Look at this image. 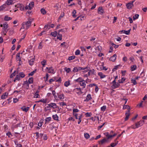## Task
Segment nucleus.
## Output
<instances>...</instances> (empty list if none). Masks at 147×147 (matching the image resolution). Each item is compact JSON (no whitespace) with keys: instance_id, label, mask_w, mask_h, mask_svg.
I'll use <instances>...</instances> for the list:
<instances>
[{"instance_id":"f257e3e1","label":"nucleus","mask_w":147,"mask_h":147,"mask_svg":"<svg viewBox=\"0 0 147 147\" xmlns=\"http://www.w3.org/2000/svg\"><path fill=\"white\" fill-rule=\"evenodd\" d=\"M126 6L127 8L128 9H132L134 5L133 3V2H130L126 4Z\"/></svg>"},{"instance_id":"f03ea898","label":"nucleus","mask_w":147,"mask_h":147,"mask_svg":"<svg viewBox=\"0 0 147 147\" xmlns=\"http://www.w3.org/2000/svg\"><path fill=\"white\" fill-rule=\"evenodd\" d=\"M33 20V19H32V20L31 19L29 20L28 21L24 22L26 26V29H28L29 27L30 26L31 23Z\"/></svg>"},{"instance_id":"7ed1b4c3","label":"nucleus","mask_w":147,"mask_h":147,"mask_svg":"<svg viewBox=\"0 0 147 147\" xmlns=\"http://www.w3.org/2000/svg\"><path fill=\"white\" fill-rule=\"evenodd\" d=\"M8 27V25L6 22L3 24V27L2 29L6 33H7L8 30V29H7Z\"/></svg>"},{"instance_id":"20e7f679","label":"nucleus","mask_w":147,"mask_h":147,"mask_svg":"<svg viewBox=\"0 0 147 147\" xmlns=\"http://www.w3.org/2000/svg\"><path fill=\"white\" fill-rule=\"evenodd\" d=\"M108 142V139L106 138H104L102 140L98 141L99 144L100 145H102L106 142Z\"/></svg>"},{"instance_id":"39448f33","label":"nucleus","mask_w":147,"mask_h":147,"mask_svg":"<svg viewBox=\"0 0 147 147\" xmlns=\"http://www.w3.org/2000/svg\"><path fill=\"white\" fill-rule=\"evenodd\" d=\"M49 107L50 108H53V109H55L57 108V106L56 104L54 103H51L48 105Z\"/></svg>"},{"instance_id":"423d86ee","label":"nucleus","mask_w":147,"mask_h":147,"mask_svg":"<svg viewBox=\"0 0 147 147\" xmlns=\"http://www.w3.org/2000/svg\"><path fill=\"white\" fill-rule=\"evenodd\" d=\"M116 56H117V55L116 54L114 55L113 56L109 58L110 61H112L113 62L115 61L116 59Z\"/></svg>"},{"instance_id":"0eeeda50","label":"nucleus","mask_w":147,"mask_h":147,"mask_svg":"<svg viewBox=\"0 0 147 147\" xmlns=\"http://www.w3.org/2000/svg\"><path fill=\"white\" fill-rule=\"evenodd\" d=\"M92 98L91 95L90 94H89L87 95L86 99L84 100V101L87 102L90 100Z\"/></svg>"},{"instance_id":"6e6552de","label":"nucleus","mask_w":147,"mask_h":147,"mask_svg":"<svg viewBox=\"0 0 147 147\" xmlns=\"http://www.w3.org/2000/svg\"><path fill=\"white\" fill-rule=\"evenodd\" d=\"M34 2L33 1H32L31 2L29 5L28 7L29 8V9L30 10H31L32 9L33 7L34 6Z\"/></svg>"},{"instance_id":"1a4fd4ad","label":"nucleus","mask_w":147,"mask_h":147,"mask_svg":"<svg viewBox=\"0 0 147 147\" xmlns=\"http://www.w3.org/2000/svg\"><path fill=\"white\" fill-rule=\"evenodd\" d=\"M119 86L120 84H119L118 83L116 82V84H113L111 87L115 89L119 87Z\"/></svg>"},{"instance_id":"9d476101","label":"nucleus","mask_w":147,"mask_h":147,"mask_svg":"<svg viewBox=\"0 0 147 147\" xmlns=\"http://www.w3.org/2000/svg\"><path fill=\"white\" fill-rule=\"evenodd\" d=\"M123 109H127L128 110L127 111V112L128 113L130 112V107L128 105H124L123 107Z\"/></svg>"},{"instance_id":"9b49d317","label":"nucleus","mask_w":147,"mask_h":147,"mask_svg":"<svg viewBox=\"0 0 147 147\" xmlns=\"http://www.w3.org/2000/svg\"><path fill=\"white\" fill-rule=\"evenodd\" d=\"M104 134L107 137V138H106V139H108V140L110 138H112V135H109V134L108 132H107V133H104Z\"/></svg>"},{"instance_id":"f8f14e48","label":"nucleus","mask_w":147,"mask_h":147,"mask_svg":"<svg viewBox=\"0 0 147 147\" xmlns=\"http://www.w3.org/2000/svg\"><path fill=\"white\" fill-rule=\"evenodd\" d=\"M8 93L5 92L1 96V98L2 99H5L6 97H7Z\"/></svg>"},{"instance_id":"ddd939ff","label":"nucleus","mask_w":147,"mask_h":147,"mask_svg":"<svg viewBox=\"0 0 147 147\" xmlns=\"http://www.w3.org/2000/svg\"><path fill=\"white\" fill-rule=\"evenodd\" d=\"M16 60L17 61H20L21 58L20 57V53H18L16 55Z\"/></svg>"},{"instance_id":"4468645a","label":"nucleus","mask_w":147,"mask_h":147,"mask_svg":"<svg viewBox=\"0 0 147 147\" xmlns=\"http://www.w3.org/2000/svg\"><path fill=\"white\" fill-rule=\"evenodd\" d=\"M125 115H126V117L125 118V121H126L128 119L130 114L129 113H128L127 112L125 113Z\"/></svg>"},{"instance_id":"2eb2a0df","label":"nucleus","mask_w":147,"mask_h":147,"mask_svg":"<svg viewBox=\"0 0 147 147\" xmlns=\"http://www.w3.org/2000/svg\"><path fill=\"white\" fill-rule=\"evenodd\" d=\"M58 97L60 99H63L64 98V94H58Z\"/></svg>"},{"instance_id":"dca6fc26","label":"nucleus","mask_w":147,"mask_h":147,"mask_svg":"<svg viewBox=\"0 0 147 147\" xmlns=\"http://www.w3.org/2000/svg\"><path fill=\"white\" fill-rule=\"evenodd\" d=\"M74 90H77L78 91L77 93L79 94H81L82 93V92L81 91V89L80 88H77L74 89Z\"/></svg>"},{"instance_id":"f3484780","label":"nucleus","mask_w":147,"mask_h":147,"mask_svg":"<svg viewBox=\"0 0 147 147\" xmlns=\"http://www.w3.org/2000/svg\"><path fill=\"white\" fill-rule=\"evenodd\" d=\"M29 108V107H28L26 108L25 106H23L21 107V109L22 111H25L26 112H27L28 111Z\"/></svg>"},{"instance_id":"a211bd4d","label":"nucleus","mask_w":147,"mask_h":147,"mask_svg":"<svg viewBox=\"0 0 147 147\" xmlns=\"http://www.w3.org/2000/svg\"><path fill=\"white\" fill-rule=\"evenodd\" d=\"M39 92V91L38 90H37L36 91V92L34 94V98H39V97L40 96V95L38 94Z\"/></svg>"},{"instance_id":"6ab92c4d","label":"nucleus","mask_w":147,"mask_h":147,"mask_svg":"<svg viewBox=\"0 0 147 147\" xmlns=\"http://www.w3.org/2000/svg\"><path fill=\"white\" fill-rule=\"evenodd\" d=\"M143 103H147V101H142L139 104H138L137 105V106H139V107H142V105L143 104Z\"/></svg>"},{"instance_id":"aec40b11","label":"nucleus","mask_w":147,"mask_h":147,"mask_svg":"<svg viewBox=\"0 0 147 147\" xmlns=\"http://www.w3.org/2000/svg\"><path fill=\"white\" fill-rule=\"evenodd\" d=\"M94 69H90L89 71L88 72V75L89 76L90 74H94Z\"/></svg>"},{"instance_id":"412c9836","label":"nucleus","mask_w":147,"mask_h":147,"mask_svg":"<svg viewBox=\"0 0 147 147\" xmlns=\"http://www.w3.org/2000/svg\"><path fill=\"white\" fill-rule=\"evenodd\" d=\"M75 81L78 82H85V80L82 79L80 77H79L78 79L76 80Z\"/></svg>"},{"instance_id":"4be33fe9","label":"nucleus","mask_w":147,"mask_h":147,"mask_svg":"<svg viewBox=\"0 0 147 147\" xmlns=\"http://www.w3.org/2000/svg\"><path fill=\"white\" fill-rule=\"evenodd\" d=\"M4 20L5 21H8L12 19L11 17H9L7 16H6L4 18Z\"/></svg>"},{"instance_id":"5701e85b","label":"nucleus","mask_w":147,"mask_h":147,"mask_svg":"<svg viewBox=\"0 0 147 147\" xmlns=\"http://www.w3.org/2000/svg\"><path fill=\"white\" fill-rule=\"evenodd\" d=\"M40 12L43 15L47 13L46 11L44 8H42L40 9Z\"/></svg>"},{"instance_id":"b1692460","label":"nucleus","mask_w":147,"mask_h":147,"mask_svg":"<svg viewBox=\"0 0 147 147\" xmlns=\"http://www.w3.org/2000/svg\"><path fill=\"white\" fill-rule=\"evenodd\" d=\"M98 74L99 76H100L101 78H104L105 77V75H103L102 72H99L98 73Z\"/></svg>"},{"instance_id":"393cba45","label":"nucleus","mask_w":147,"mask_h":147,"mask_svg":"<svg viewBox=\"0 0 147 147\" xmlns=\"http://www.w3.org/2000/svg\"><path fill=\"white\" fill-rule=\"evenodd\" d=\"M62 34L58 33L57 34V38L60 40H62Z\"/></svg>"},{"instance_id":"a878e982","label":"nucleus","mask_w":147,"mask_h":147,"mask_svg":"<svg viewBox=\"0 0 147 147\" xmlns=\"http://www.w3.org/2000/svg\"><path fill=\"white\" fill-rule=\"evenodd\" d=\"M12 1L11 0H7L6 2V3L8 5H9L12 4Z\"/></svg>"},{"instance_id":"bb28decb","label":"nucleus","mask_w":147,"mask_h":147,"mask_svg":"<svg viewBox=\"0 0 147 147\" xmlns=\"http://www.w3.org/2000/svg\"><path fill=\"white\" fill-rule=\"evenodd\" d=\"M76 11L75 9L73 10L72 12V16L74 18L76 17L77 16L76 15Z\"/></svg>"},{"instance_id":"cd10ccee","label":"nucleus","mask_w":147,"mask_h":147,"mask_svg":"<svg viewBox=\"0 0 147 147\" xmlns=\"http://www.w3.org/2000/svg\"><path fill=\"white\" fill-rule=\"evenodd\" d=\"M52 67H50L48 70V72L49 73H53L54 72L53 69H52Z\"/></svg>"},{"instance_id":"c85d7f7f","label":"nucleus","mask_w":147,"mask_h":147,"mask_svg":"<svg viewBox=\"0 0 147 147\" xmlns=\"http://www.w3.org/2000/svg\"><path fill=\"white\" fill-rule=\"evenodd\" d=\"M51 35L53 37H56L57 35V32L56 31H55L54 32H52Z\"/></svg>"},{"instance_id":"c756f323","label":"nucleus","mask_w":147,"mask_h":147,"mask_svg":"<svg viewBox=\"0 0 147 147\" xmlns=\"http://www.w3.org/2000/svg\"><path fill=\"white\" fill-rule=\"evenodd\" d=\"M136 65H133L131 66V71H133L135 70L136 69Z\"/></svg>"},{"instance_id":"7c9ffc66","label":"nucleus","mask_w":147,"mask_h":147,"mask_svg":"<svg viewBox=\"0 0 147 147\" xmlns=\"http://www.w3.org/2000/svg\"><path fill=\"white\" fill-rule=\"evenodd\" d=\"M64 69L66 71L67 73H69L71 71V69L69 68H67V67H65Z\"/></svg>"},{"instance_id":"2f4dec72","label":"nucleus","mask_w":147,"mask_h":147,"mask_svg":"<svg viewBox=\"0 0 147 147\" xmlns=\"http://www.w3.org/2000/svg\"><path fill=\"white\" fill-rule=\"evenodd\" d=\"M34 59L33 58L32 59H30V60L29 61V64L31 65H32L33 64V63L34 62Z\"/></svg>"},{"instance_id":"473e14b6","label":"nucleus","mask_w":147,"mask_h":147,"mask_svg":"<svg viewBox=\"0 0 147 147\" xmlns=\"http://www.w3.org/2000/svg\"><path fill=\"white\" fill-rule=\"evenodd\" d=\"M131 82L133 83L134 85H135L137 84V82L136 81V80L134 78L133 79L132 78L131 79Z\"/></svg>"},{"instance_id":"72a5a7b5","label":"nucleus","mask_w":147,"mask_h":147,"mask_svg":"<svg viewBox=\"0 0 147 147\" xmlns=\"http://www.w3.org/2000/svg\"><path fill=\"white\" fill-rule=\"evenodd\" d=\"M80 85L82 86H83V88H85L86 86V84L85 82H80Z\"/></svg>"},{"instance_id":"f704fd0d","label":"nucleus","mask_w":147,"mask_h":147,"mask_svg":"<svg viewBox=\"0 0 147 147\" xmlns=\"http://www.w3.org/2000/svg\"><path fill=\"white\" fill-rule=\"evenodd\" d=\"M20 76L19 75H17L16 77L13 80L14 82H15L16 80H19L20 79Z\"/></svg>"},{"instance_id":"c9c22d12","label":"nucleus","mask_w":147,"mask_h":147,"mask_svg":"<svg viewBox=\"0 0 147 147\" xmlns=\"http://www.w3.org/2000/svg\"><path fill=\"white\" fill-rule=\"evenodd\" d=\"M139 15L138 14H136L133 17V20H134L137 19H138L139 17Z\"/></svg>"},{"instance_id":"e433bc0d","label":"nucleus","mask_w":147,"mask_h":147,"mask_svg":"<svg viewBox=\"0 0 147 147\" xmlns=\"http://www.w3.org/2000/svg\"><path fill=\"white\" fill-rule=\"evenodd\" d=\"M64 16V13L63 12V14H61L59 17L58 18V21L59 22L60 20L61 19V18H62Z\"/></svg>"},{"instance_id":"4c0bfd02","label":"nucleus","mask_w":147,"mask_h":147,"mask_svg":"<svg viewBox=\"0 0 147 147\" xmlns=\"http://www.w3.org/2000/svg\"><path fill=\"white\" fill-rule=\"evenodd\" d=\"M29 84H32L33 83V78L31 77L28 80Z\"/></svg>"},{"instance_id":"58836bf2","label":"nucleus","mask_w":147,"mask_h":147,"mask_svg":"<svg viewBox=\"0 0 147 147\" xmlns=\"http://www.w3.org/2000/svg\"><path fill=\"white\" fill-rule=\"evenodd\" d=\"M118 141H117L115 143H112L111 144L110 146H111V147H114L118 144Z\"/></svg>"},{"instance_id":"ea45409f","label":"nucleus","mask_w":147,"mask_h":147,"mask_svg":"<svg viewBox=\"0 0 147 147\" xmlns=\"http://www.w3.org/2000/svg\"><path fill=\"white\" fill-rule=\"evenodd\" d=\"M52 117H53V119L55 120H58V117L57 114H56L55 115H53L52 116Z\"/></svg>"},{"instance_id":"a19ab883","label":"nucleus","mask_w":147,"mask_h":147,"mask_svg":"<svg viewBox=\"0 0 147 147\" xmlns=\"http://www.w3.org/2000/svg\"><path fill=\"white\" fill-rule=\"evenodd\" d=\"M131 30V29H130L129 30H128L127 31H124V32H123L125 34L127 35H129L130 34V31Z\"/></svg>"},{"instance_id":"79ce46f5","label":"nucleus","mask_w":147,"mask_h":147,"mask_svg":"<svg viewBox=\"0 0 147 147\" xmlns=\"http://www.w3.org/2000/svg\"><path fill=\"white\" fill-rule=\"evenodd\" d=\"M125 79L124 78H122L121 80H119V81H118L119 82V83H123L125 81Z\"/></svg>"},{"instance_id":"37998d69","label":"nucleus","mask_w":147,"mask_h":147,"mask_svg":"<svg viewBox=\"0 0 147 147\" xmlns=\"http://www.w3.org/2000/svg\"><path fill=\"white\" fill-rule=\"evenodd\" d=\"M51 120V117H47L45 119L46 121L45 123H48Z\"/></svg>"},{"instance_id":"c03bdc74","label":"nucleus","mask_w":147,"mask_h":147,"mask_svg":"<svg viewBox=\"0 0 147 147\" xmlns=\"http://www.w3.org/2000/svg\"><path fill=\"white\" fill-rule=\"evenodd\" d=\"M75 56H70L68 57V60H69L70 61L72 60L75 58Z\"/></svg>"},{"instance_id":"a18cd8bd","label":"nucleus","mask_w":147,"mask_h":147,"mask_svg":"<svg viewBox=\"0 0 147 147\" xmlns=\"http://www.w3.org/2000/svg\"><path fill=\"white\" fill-rule=\"evenodd\" d=\"M70 84V82L69 81H66L65 82L64 86L66 87H67Z\"/></svg>"},{"instance_id":"49530a36","label":"nucleus","mask_w":147,"mask_h":147,"mask_svg":"<svg viewBox=\"0 0 147 147\" xmlns=\"http://www.w3.org/2000/svg\"><path fill=\"white\" fill-rule=\"evenodd\" d=\"M41 102L44 103H46V100H45L44 99H42L36 102Z\"/></svg>"},{"instance_id":"de8ad7c7","label":"nucleus","mask_w":147,"mask_h":147,"mask_svg":"<svg viewBox=\"0 0 147 147\" xmlns=\"http://www.w3.org/2000/svg\"><path fill=\"white\" fill-rule=\"evenodd\" d=\"M20 76V77H21L22 78H24L25 76V75L24 73L22 72H20L19 73Z\"/></svg>"},{"instance_id":"09e8293b","label":"nucleus","mask_w":147,"mask_h":147,"mask_svg":"<svg viewBox=\"0 0 147 147\" xmlns=\"http://www.w3.org/2000/svg\"><path fill=\"white\" fill-rule=\"evenodd\" d=\"M36 71V69H35V70H34L33 71H32L31 73H29L28 74V75L29 76H32L33 75L34 73H35Z\"/></svg>"},{"instance_id":"8fccbe9b","label":"nucleus","mask_w":147,"mask_h":147,"mask_svg":"<svg viewBox=\"0 0 147 147\" xmlns=\"http://www.w3.org/2000/svg\"><path fill=\"white\" fill-rule=\"evenodd\" d=\"M84 136L87 139H88L90 137L89 135L87 133L84 134Z\"/></svg>"},{"instance_id":"3c124183","label":"nucleus","mask_w":147,"mask_h":147,"mask_svg":"<svg viewBox=\"0 0 147 147\" xmlns=\"http://www.w3.org/2000/svg\"><path fill=\"white\" fill-rule=\"evenodd\" d=\"M106 109V106H104L101 108V110L103 111H105Z\"/></svg>"},{"instance_id":"603ef678","label":"nucleus","mask_w":147,"mask_h":147,"mask_svg":"<svg viewBox=\"0 0 147 147\" xmlns=\"http://www.w3.org/2000/svg\"><path fill=\"white\" fill-rule=\"evenodd\" d=\"M78 71L79 70H83L85 69H86L87 68L86 67L84 68V67H78Z\"/></svg>"},{"instance_id":"864d4df0","label":"nucleus","mask_w":147,"mask_h":147,"mask_svg":"<svg viewBox=\"0 0 147 147\" xmlns=\"http://www.w3.org/2000/svg\"><path fill=\"white\" fill-rule=\"evenodd\" d=\"M80 51L78 50V49L75 52V54L76 55H79L80 54Z\"/></svg>"},{"instance_id":"5fc2aeb1","label":"nucleus","mask_w":147,"mask_h":147,"mask_svg":"<svg viewBox=\"0 0 147 147\" xmlns=\"http://www.w3.org/2000/svg\"><path fill=\"white\" fill-rule=\"evenodd\" d=\"M46 62V61L45 60H44L42 61L41 62V64L43 65V67H44V65H45V63Z\"/></svg>"},{"instance_id":"6e6d98bb","label":"nucleus","mask_w":147,"mask_h":147,"mask_svg":"<svg viewBox=\"0 0 147 147\" xmlns=\"http://www.w3.org/2000/svg\"><path fill=\"white\" fill-rule=\"evenodd\" d=\"M6 135L8 136L9 137H11L10 136H12L11 133L9 131H8Z\"/></svg>"},{"instance_id":"4d7b16f0","label":"nucleus","mask_w":147,"mask_h":147,"mask_svg":"<svg viewBox=\"0 0 147 147\" xmlns=\"http://www.w3.org/2000/svg\"><path fill=\"white\" fill-rule=\"evenodd\" d=\"M139 122V123H140L139 124L140 125V126H142L144 124V120H140Z\"/></svg>"},{"instance_id":"13d9d810","label":"nucleus","mask_w":147,"mask_h":147,"mask_svg":"<svg viewBox=\"0 0 147 147\" xmlns=\"http://www.w3.org/2000/svg\"><path fill=\"white\" fill-rule=\"evenodd\" d=\"M91 115H92L91 113H86L85 114L86 117H90L91 116Z\"/></svg>"},{"instance_id":"bf43d9fd","label":"nucleus","mask_w":147,"mask_h":147,"mask_svg":"<svg viewBox=\"0 0 147 147\" xmlns=\"http://www.w3.org/2000/svg\"><path fill=\"white\" fill-rule=\"evenodd\" d=\"M73 72H77L78 71V67H76L74 68L73 70Z\"/></svg>"},{"instance_id":"052dcab7","label":"nucleus","mask_w":147,"mask_h":147,"mask_svg":"<svg viewBox=\"0 0 147 147\" xmlns=\"http://www.w3.org/2000/svg\"><path fill=\"white\" fill-rule=\"evenodd\" d=\"M42 42L41 41L40 43H39V45L38 46V49H41L42 48Z\"/></svg>"},{"instance_id":"680f3d73","label":"nucleus","mask_w":147,"mask_h":147,"mask_svg":"<svg viewBox=\"0 0 147 147\" xmlns=\"http://www.w3.org/2000/svg\"><path fill=\"white\" fill-rule=\"evenodd\" d=\"M16 71H15L14 72L11 74V75L10 76V78H12L13 76H15V73L16 72Z\"/></svg>"},{"instance_id":"e2e57ef3","label":"nucleus","mask_w":147,"mask_h":147,"mask_svg":"<svg viewBox=\"0 0 147 147\" xmlns=\"http://www.w3.org/2000/svg\"><path fill=\"white\" fill-rule=\"evenodd\" d=\"M140 123H139V122H138L135 123L136 126L137 128H138L140 126Z\"/></svg>"},{"instance_id":"0e129e2a","label":"nucleus","mask_w":147,"mask_h":147,"mask_svg":"<svg viewBox=\"0 0 147 147\" xmlns=\"http://www.w3.org/2000/svg\"><path fill=\"white\" fill-rule=\"evenodd\" d=\"M105 123H103V124L102 125H100V126H99L98 127V130H99V129H100L105 124Z\"/></svg>"},{"instance_id":"69168bd1","label":"nucleus","mask_w":147,"mask_h":147,"mask_svg":"<svg viewBox=\"0 0 147 147\" xmlns=\"http://www.w3.org/2000/svg\"><path fill=\"white\" fill-rule=\"evenodd\" d=\"M20 9L21 11L23 10H24V5H22L20 6Z\"/></svg>"},{"instance_id":"338daca9","label":"nucleus","mask_w":147,"mask_h":147,"mask_svg":"<svg viewBox=\"0 0 147 147\" xmlns=\"http://www.w3.org/2000/svg\"><path fill=\"white\" fill-rule=\"evenodd\" d=\"M127 60V57H124L123 59V60L124 61L126 62V61Z\"/></svg>"},{"instance_id":"774afa93","label":"nucleus","mask_w":147,"mask_h":147,"mask_svg":"<svg viewBox=\"0 0 147 147\" xmlns=\"http://www.w3.org/2000/svg\"><path fill=\"white\" fill-rule=\"evenodd\" d=\"M73 113L78 112L79 111V110L77 109H73Z\"/></svg>"}]
</instances>
